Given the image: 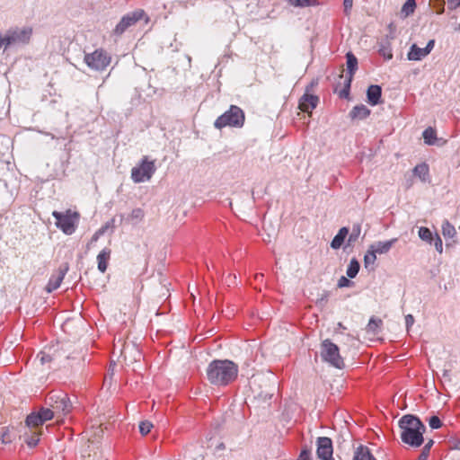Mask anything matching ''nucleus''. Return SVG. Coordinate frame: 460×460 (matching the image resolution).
<instances>
[{
	"label": "nucleus",
	"instance_id": "obj_40",
	"mask_svg": "<svg viewBox=\"0 0 460 460\" xmlns=\"http://www.w3.org/2000/svg\"><path fill=\"white\" fill-rule=\"evenodd\" d=\"M153 424L149 421H142L139 424V431L142 435H146L151 431Z\"/></svg>",
	"mask_w": 460,
	"mask_h": 460
},
{
	"label": "nucleus",
	"instance_id": "obj_8",
	"mask_svg": "<svg viewBox=\"0 0 460 460\" xmlns=\"http://www.w3.org/2000/svg\"><path fill=\"white\" fill-rule=\"evenodd\" d=\"M52 216L56 219V226L58 228L62 230L66 234H72L75 233L76 228V221L78 219V214L66 210V213L53 211Z\"/></svg>",
	"mask_w": 460,
	"mask_h": 460
},
{
	"label": "nucleus",
	"instance_id": "obj_15",
	"mask_svg": "<svg viewBox=\"0 0 460 460\" xmlns=\"http://www.w3.org/2000/svg\"><path fill=\"white\" fill-rule=\"evenodd\" d=\"M382 88L378 84H371L367 90V102L376 106L381 102Z\"/></svg>",
	"mask_w": 460,
	"mask_h": 460
},
{
	"label": "nucleus",
	"instance_id": "obj_31",
	"mask_svg": "<svg viewBox=\"0 0 460 460\" xmlns=\"http://www.w3.org/2000/svg\"><path fill=\"white\" fill-rule=\"evenodd\" d=\"M442 234L445 237L452 238L456 235V231L449 221L445 220L442 224Z\"/></svg>",
	"mask_w": 460,
	"mask_h": 460
},
{
	"label": "nucleus",
	"instance_id": "obj_35",
	"mask_svg": "<svg viewBox=\"0 0 460 460\" xmlns=\"http://www.w3.org/2000/svg\"><path fill=\"white\" fill-rule=\"evenodd\" d=\"M360 233H361L360 226L358 224L353 225L351 232L349 234L348 243L351 244V243H355L358 239Z\"/></svg>",
	"mask_w": 460,
	"mask_h": 460
},
{
	"label": "nucleus",
	"instance_id": "obj_24",
	"mask_svg": "<svg viewBox=\"0 0 460 460\" xmlns=\"http://www.w3.org/2000/svg\"><path fill=\"white\" fill-rule=\"evenodd\" d=\"M26 426L29 428H37L42 426L44 422L37 411L30 413L25 420Z\"/></svg>",
	"mask_w": 460,
	"mask_h": 460
},
{
	"label": "nucleus",
	"instance_id": "obj_44",
	"mask_svg": "<svg viewBox=\"0 0 460 460\" xmlns=\"http://www.w3.org/2000/svg\"><path fill=\"white\" fill-rule=\"evenodd\" d=\"M353 5V0H343L344 13L349 14Z\"/></svg>",
	"mask_w": 460,
	"mask_h": 460
},
{
	"label": "nucleus",
	"instance_id": "obj_16",
	"mask_svg": "<svg viewBox=\"0 0 460 460\" xmlns=\"http://www.w3.org/2000/svg\"><path fill=\"white\" fill-rule=\"evenodd\" d=\"M371 113V111L364 104L356 105L349 111L351 119H365Z\"/></svg>",
	"mask_w": 460,
	"mask_h": 460
},
{
	"label": "nucleus",
	"instance_id": "obj_52",
	"mask_svg": "<svg viewBox=\"0 0 460 460\" xmlns=\"http://www.w3.org/2000/svg\"><path fill=\"white\" fill-rule=\"evenodd\" d=\"M108 227H109V224H106L105 226H102L98 231H96V233L99 235H102L105 233V231L108 229Z\"/></svg>",
	"mask_w": 460,
	"mask_h": 460
},
{
	"label": "nucleus",
	"instance_id": "obj_41",
	"mask_svg": "<svg viewBox=\"0 0 460 460\" xmlns=\"http://www.w3.org/2000/svg\"><path fill=\"white\" fill-rule=\"evenodd\" d=\"M432 243L434 244L435 249L439 253H442V252H443V243H442V239L440 238V236L438 234H436L435 236L433 237Z\"/></svg>",
	"mask_w": 460,
	"mask_h": 460
},
{
	"label": "nucleus",
	"instance_id": "obj_21",
	"mask_svg": "<svg viewBox=\"0 0 460 460\" xmlns=\"http://www.w3.org/2000/svg\"><path fill=\"white\" fill-rule=\"evenodd\" d=\"M428 56L424 48H419L416 44H412L410 51L408 52L409 60H421L423 58Z\"/></svg>",
	"mask_w": 460,
	"mask_h": 460
},
{
	"label": "nucleus",
	"instance_id": "obj_22",
	"mask_svg": "<svg viewBox=\"0 0 460 460\" xmlns=\"http://www.w3.org/2000/svg\"><path fill=\"white\" fill-rule=\"evenodd\" d=\"M413 175L420 179L421 181H426L429 176V169L427 164L422 163L417 164L412 170Z\"/></svg>",
	"mask_w": 460,
	"mask_h": 460
},
{
	"label": "nucleus",
	"instance_id": "obj_57",
	"mask_svg": "<svg viewBox=\"0 0 460 460\" xmlns=\"http://www.w3.org/2000/svg\"><path fill=\"white\" fill-rule=\"evenodd\" d=\"M457 29H459V30H460V25H459V26H457Z\"/></svg>",
	"mask_w": 460,
	"mask_h": 460
},
{
	"label": "nucleus",
	"instance_id": "obj_14",
	"mask_svg": "<svg viewBox=\"0 0 460 460\" xmlns=\"http://www.w3.org/2000/svg\"><path fill=\"white\" fill-rule=\"evenodd\" d=\"M319 97L313 93H305L299 99V109L305 112H310L317 107Z\"/></svg>",
	"mask_w": 460,
	"mask_h": 460
},
{
	"label": "nucleus",
	"instance_id": "obj_25",
	"mask_svg": "<svg viewBox=\"0 0 460 460\" xmlns=\"http://www.w3.org/2000/svg\"><path fill=\"white\" fill-rule=\"evenodd\" d=\"M383 322L381 319L372 316L367 325L366 331L368 333L377 334L381 329Z\"/></svg>",
	"mask_w": 460,
	"mask_h": 460
},
{
	"label": "nucleus",
	"instance_id": "obj_39",
	"mask_svg": "<svg viewBox=\"0 0 460 460\" xmlns=\"http://www.w3.org/2000/svg\"><path fill=\"white\" fill-rule=\"evenodd\" d=\"M0 438L3 444H10L13 441L11 432L7 428L3 429Z\"/></svg>",
	"mask_w": 460,
	"mask_h": 460
},
{
	"label": "nucleus",
	"instance_id": "obj_6",
	"mask_svg": "<svg viewBox=\"0 0 460 460\" xmlns=\"http://www.w3.org/2000/svg\"><path fill=\"white\" fill-rule=\"evenodd\" d=\"M145 19L146 23L149 22V17L143 9H136L123 15L113 30V34L121 36L128 28L134 26L137 22Z\"/></svg>",
	"mask_w": 460,
	"mask_h": 460
},
{
	"label": "nucleus",
	"instance_id": "obj_38",
	"mask_svg": "<svg viewBox=\"0 0 460 460\" xmlns=\"http://www.w3.org/2000/svg\"><path fill=\"white\" fill-rule=\"evenodd\" d=\"M428 421H429V427L432 429H438L441 428V426H442V421L436 415H433V416L429 417Z\"/></svg>",
	"mask_w": 460,
	"mask_h": 460
},
{
	"label": "nucleus",
	"instance_id": "obj_12",
	"mask_svg": "<svg viewBox=\"0 0 460 460\" xmlns=\"http://www.w3.org/2000/svg\"><path fill=\"white\" fill-rule=\"evenodd\" d=\"M68 270H69L68 262H63L62 264L59 265L57 271H55L50 276L49 282L45 288V289L48 293H51L60 287Z\"/></svg>",
	"mask_w": 460,
	"mask_h": 460
},
{
	"label": "nucleus",
	"instance_id": "obj_29",
	"mask_svg": "<svg viewBox=\"0 0 460 460\" xmlns=\"http://www.w3.org/2000/svg\"><path fill=\"white\" fill-rule=\"evenodd\" d=\"M145 212L142 208H134L131 213L128 216L127 220L133 224H138L144 219Z\"/></svg>",
	"mask_w": 460,
	"mask_h": 460
},
{
	"label": "nucleus",
	"instance_id": "obj_2",
	"mask_svg": "<svg viewBox=\"0 0 460 460\" xmlns=\"http://www.w3.org/2000/svg\"><path fill=\"white\" fill-rule=\"evenodd\" d=\"M398 426L402 431L401 439L404 444L411 447H419L423 444V435L427 429L418 416L413 414L403 415L399 420Z\"/></svg>",
	"mask_w": 460,
	"mask_h": 460
},
{
	"label": "nucleus",
	"instance_id": "obj_26",
	"mask_svg": "<svg viewBox=\"0 0 460 460\" xmlns=\"http://www.w3.org/2000/svg\"><path fill=\"white\" fill-rule=\"evenodd\" d=\"M422 137L426 145L433 146L436 144L437 132L433 128L429 127L422 132Z\"/></svg>",
	"mask_w": 460,
	"mask_h": 460
},
{
	"label": "nucleus",
	"instance_id": "obj_55",
	"mask_svg": "<svg viewBox=\"0 0 460 460\" xmlns=\"http://www.w3.org/2000/svg\"><path fill=\"white\" fill-rule=\"evenodd\" d=\"M262 277H263V275H262V274L256 275V279H261V278H262Z\"/></svg>",
	"mask_w": 460,
	"mask_h": 460
},
{
	"label": "nucleus",
	"instance_id": "obj_56",
	"mask_svg": "<svg viewBox=\"0 0 460 460\" xmlns=\"http://www.w3.org/2000/svg\"><path fill=\"white\" fill-rule=\"evenodd\" d=\"M447 375V371H445L444 372V376H446Z\"/></svg>",
	"mask_w": 460,
	"mask_h": 460
},
{
	"label": "nucleus",
	"instance_id": "obj_5",
	"mask_svg": "<svg viewBox=\"0 0 460 460\" xmlns=\"http://www.w3.org/2000/svg\"><path fill=\"white\" fill-rule=\"evenodd\" d=\"M320 355L322 360L328 363L330 366L338 369L344 368L345 363L342 357L340 355V349L331 340L326 339L322 341Z\"/></svg>",
	"mask_w": 460,
	"mask_h": 460
},
{
	"label": "nucleus",
	"instance_id": "obj_27",
	"mask_svg": "<svg viewBox=\"0 0 460 460\" xmlns=\"http://www.w3.org/2000/svg\"><path fill=\"white\" fill-rule=\"evenodd\" d=\"M288 4L294 7L318 6V0H285Z\"/></svg>",
	"mask_w": 460,
	"mask_h": 460
},
{
	"label": "nucleus",
	"instance_id": "obj_10",
	"mask_svg": "<svg viewBox=\"0 0 460 460\" xmlns=\"http://www.w3.org/2000/svg\"><path fill=\"white\" fill-rule=\"evenodd\" d=\"M111 59V56L102 49L85 54L84 58L85 64L96 71H103L110 65Z\"/></svg>",
	"mask_w": 460,
	"mask_h": 460
},
{
	"label": "nucleus",
	"instance_id": "obj_54",
	"mask_svg": "<svg viewBox=\"0 0 460 460\" xmlns=\"http://www.w3.org/2000/svg\"><path fill=\"white\" fill-rule=\"evenodd\" d=\"M99 237H100V235L95 232L92 237V242L97 241Z\"/></svg>",
	"mask_w": 460,
	"mask_h": 460
},
{
	"label": "nucleus",
	"instance_id": "obj_17",
	"mask_svg": "<svg viewBox=\"0 0 460 460\" xmlns=\"http://www.w3.org/2000/svg\"><path fill=\"white\" fill-rule=\"evenodd\" d=\"M397 238H393L385 242H376L371 244L370 248L374 250L376 253L384 254L388 252L393 245L397 242Z\"/></svg>",
	"mask_w": 460,
	"mask_h": 460
},
{
	"label": "nucleus",
	"instance_id": "obj_20",
	"mask_svg": "<svg viewBox=\"0 0 460 460\" xmlns=\"http://www.w3.org/2000/svg\"><path fill=\"white\" fill-rule=\"evenodd\" d=\"M349 234V228L348 227H341L337 234L333 237V239L331 242V247L332 249H339L342 243H344L346 237Z\"/></svg>",
	"mask_w": 460,
	"mask_h": 460
},
{
	"label": "nucleus",
	"instance_id": "obj_51",
	"mask_svg": "<svg viewBox=\"0 0 460 460\" xmlns=\"http://www.w3.org/2000/svg\"><path fill=\"white\" fill-rule=\"evenodd\" d=\"M429 456V453L421 450V452L418 457V460H428Z\"/></svg>",
	"mask_w": 460,
	"mask_h": 460
},
{
	"label": "nucleus",
	"instance_id": "obj_37",
	"mask_svg": "<svg viewBox=\"0 0 460 460\" xmlns=\"http://www.w3.org/2000/svg\"><path fill=\"white\" fill-rule=\"evenodd\" d=\"M39 436H40L39 433H33L30 436H27V438H25V442L28 445V447H36L40 441Z\"/></svg>",
	"mask_w": 460,
	"mask_h": 460
},
{
	"label": "nucleus",
	"instance_id": "obj_42",
	"mask_svg": "<svg viewBox=\"0 0 460 460\" xmlns=\"http://www.w3.org/2000/svg\"><path fill=\"white\" fill-rule=\"evenodd\" d=\"M352 285H353V282L344 276H341L339 279L338 284H337L338 288H340L351 287Z\"/></svg>",
	"mask_w": 460,
	"mask_h": 460
},
{
	"label": "nucleus",
	"instance_id": "obj_32",
	"mask_svg": "<svg viewBox=\"0 0 460 460\" xmlns=\"http://www.w3.org/2000/svg\"><path fill=\"white\" fill-rule=\"evenodd\" d=\"M418 234H419V237L422 241H425L430 244L432 243L434 236H433L432 232L428 227H425V226L420 227Z\"/></svg>",
	"mask_w": 460,
	"mask_h": 460
},
{
	"label": "nucleus",
	"instance_id": "obj_50",
	"mask_svg": "<svg viewBox=\"0 0 460 460\" xmlns=\"http://www.w3.org/2000/svg\"><path fill=\"white\" fill-rule=\"evenodd\" d=\"M433 445H434V440L433 439H429V441L423 447L422 450L425 451V452L429 453Z\"/></svg>",
	"mask_w": 460,
	"mask_h": 460
},
{
	"label": "nucleus",
	"instance_id": "obj_53",
	"mask_svg": "<svg viewBox=\"0 0 460 460\" xmlns=\"http://www.w3.org/2000/svg\"><path fill=\"white\" fill-rule=\"evenodd\" d=\"M2 47L5 48V34L4 36L0 34V49Z\"/></svg>",
	"mask_w": 460,
	"mask_h": 460
},
{
	"label": "nucleus",
	"instance_id": "obj_7",
	"mask_svg": "<svg viewBox=\"0 0 460 460\" xmlns=\"http://www.w3.org/2000/svg\"><path fill=\"white\" fill-rule=\"evenodd\" d=\"M156 171L155 161H149L144 156L138 165L131 170V179L136 183L149 181Z\"/></svg>",
	"mask_w": 460,
	"mask_h": 460
},
{
	"label": "nucleus",
	"instance_id": "obj_43",
	"mask_svg": "<svg viewBox=\"0 0 460 460\" xmlns=\"http://www.w3.org/2000/svg\"><path fill=\"white\" fill-rule=\"evenodd\" d=\"M297 460H311V451L308 448H303Z\"/></svg>",
	"mask_w": 460,
	"mask_h": 460
},
{
	"label": "nucleus",
	"instance_id": "obj_18",
	"mask_svg": "<svg viewBox=\"0 0 460 460\" xmlns=\"http://www.w3.org/2000/svg\"><path fill=\"white\" fill-rule=\"evenodd\" d=\"M111 251L109 248L102 249L97 255L98 270L104 273L108 268V262L111 259Z\"/></svg>",
	"mask_w": 460,
	"mask_h": 460
},
{
	"label": "nucleus",
	"instance_id": "obj_36",
	"mask_svg": "<svg viewBox=\"0 0 460 460\" xmlns=\"http://www.w3.org/2000/svg\"><path fill=\"white\" fill-rule=\"evenodd\" d=\"M376 260V253L373 249H369L364 256V264L367 269L370 264H374Z\"/></svg>",
	"mask_w": 460,
	"mask_h": 460
},
{
	"label": "nucleus",
	"instance_id": "obj_33",
	"mask_svg": "<svg viewBox=\"0 0 460 460\" xmlns=\"http://www.w3.org/2000/svg\"><path fill=\"white\" fill-rule=\"evenodd\" d=\"M416 7L415 0H406V2L403 4L402 7V13L404 14V16H409L414 13Z\"/></svg>",
	"mask_w": 460,
	"mask_h": 460
},
{
	"label": "nucleus",
	"instance_id": "obj_48",
	"mask_svg": "<svg viewBox=\"0 0 460 460\" xmlns=\"http://www.w3.org/2000/svg\"><path fill=\"white\" fill-rule=\"evenodd\" d=\"M379 52H380V54H382V55L385 57V58H386V59H391V58H393V54L391 53V51H390V50H387V49H385V48H384V49H381L379 50Z\"/></svg>",
	"mask_w": 460,
	"mask_h": 460
},
{
	"label": "nucleus",
	"instance_id": "obj_45",
	"mask_svg": "<svg viewBox=\"0 0 460 460\" xmlns=\"http://www.w3.org/2000/svg\"><path fill=\"white\" fill-rule=\"evenodd\" d=\"M414 321H415V320H414V317H413V315H412V314H407V315L405 316V324H406V328H407V330H409V329H410V327H411V326L413 325Z\"/></svg>",
	"mask_w": 460,
	"mask_h": 460
},
{
	"label": "nucleus",
	"instance_id": "obj_34",
	"mask_svg": "<svg viewBox=\"0 0 460 460\" xmlns=\"http://www.w3.org/2000/svg\"><path fill=\"white\" fill-rule=\"evenodd\" d=\"M129 350H134L135 351V353H136V356H134V359L135 360H137V359L140 358L141 353L137 349V348H136L134 344H128V343H126L123 346V349H121V356H123L125 358V359L127 358V356H128V353Z\"/></svg>",
	"mask_w": 460,
	"mask_h": 460
},
{
	"label": "nucleus",
	"instance_id": "obj_9",
	"mask_svg": "<svg viewBox=\"0 0 460 460\" xmlns=\"http://www.w3.org/2000/svg\"><path fill=\"white\" fill-rule=\"evenodd\" d=\"M31 34L32 30L30 27L10 28L5 32V49L14 45L29 43Z\"/></svg>",
	"mask_w": 460,
	"mask_h": 460
},
{
	"label": "nucleus",
	"instance_id": "obj_46",
	"mask_svg": "<svg viewBox=\"0 0 460 460\" xmlns=\"http://www.w3.org/2000/svg\"><path fill=\"white\" fill-rule=\"evenodd\" d=\"M448 8L455 10L460 6V0H447Z\"/></svg>",
	"mask_w": 460,
	"mask_h": 460
},
{
	"label": "nucleus",
	"instance_id": "obj_4",
	"mask_svg": "<svg viewBox=\"0 0 460 460\" xmlns=\"http://www.w3.org/2000/svg\"><path fill=\"white\" fill-rule=\"evenodd\" d=\"M245 121L243 111L236 106L231 105L229 110L220 115L214 122V127L222 129L226 127L243 128Z\"/></svg>",
	"mask_w": 460,
	"mask_h": 460
},
{
	"label": "nucleus",
	"instance_id": "obj_28",
	"mask_svg": "<svg viewBox=\"0 0 460 460\" xmlns=\"http://www.w3.org/2000/svg\"><path fill=\"white\" fill-rule=\"evenodd\" d=\"M360 269V264L356 258H352L348 265L346 274L348 278L354 279Z\"/></svg>",
	"mask_w": 460,
	"mask_h": 460
},
{
	"label": "nucleus",
	"instance_id": "obj_1",
	"mask_svg": "<svg viewBox=\"0 0 460 460\" xmlns=\"http://www.w3.org/2000/svg\"><path fill=\"white\" fill-rule=\"evenodd\" d=\"M239 367L229 359H214L207 367V378L216 386H226L238 376Z\"/></svg>",
	"mask_w": 460,
	"mask_h": 460
},
{
	"label": "nucleus",
	"instance_id": "obj_13",
	"mask_svg": "<svg viewBox=\"0 0 460 460\" xmlns=\"http://www.w3.org/2000/svg\"><path fill=\"white\" fill-rule=\"evenodd\" d=\"M333 447L330 438L320 437L317 438L316 455L322 460H332Z\"/></svg>",
	"mask_w": 460,
	"mask_h": 460
},
{
	"label": "nucleus",
	"instance_id": "obj_23",
	"mask_svg": "<svg viewBox=\"0 0 460 460\" xmlns=\"http://www.w3.org/2000/svg\"><path fill=\"white\" fill-rule=\"evenodd\" d=\"M52 349L49 348L48 350H42L37 355V358L40 359L42 365L50 363L58 359V355L55 352H51Z\"/></svg>",
	"mask_w": 460,
	"mask_h": 460
},
{
	"label": "nucleus",
	"instance_id": "obj_49",
	"mask_svg": "<svg viewBox=\"0 0 460 460\" xmlns=\"http://www.w3.org/2000/svg\"><path fill=\"white\" fill-rule=\"evenodd\" d=\"M317 80H313L305 88V93H311L314 91V87L317 85Z\"/></svg>",
	"mask_w": 460,
	"mask_h": 460
},
{
	"label": "nucleus",
	"instance_id": "obj_3",
	"mask_svg": "<svg viewBox=\"0 0 460 460\" xmlns=\"http://www.w3.org/2000/svg\"><path fill=\"white\" fill-rule=\"evenodd\" d=\"M47 406L55 411L57 417L66 416L73 410V403L68 396L63 391H53L49 394L45 401Z\"/></svg>",
	"mask_w": 460,
	"mask_h": 460
},
{
	"label": "nucleus",
	"instance_id": "obj_47",
	"mask_svg": "<svg viewBox=\"0 0 460 460\" xmlns=\"http://www.w3.org/2000/svg\"><path fill=\"white\" fill-rule=\"evenodd\" d=\"M434 46H435V40H430L428 41L426 47L424 48L425 50H426V53L428 55L431 52V50L433 49Z\"/></svg>",
	"mask_w": 460,
	"mask_h": 460
},
{
	"label": "nucleus",
	"instance_id": "obj_30",
	"mask_svg": "<svg viewBox=\"0 0 460 460\" xmlns=\"http://www.w3.org/2000/svg\"><path fill=\"white\" fill-rule=\"evenodd\" d=\"M40 418L42 419V421L45 423L48 420H52L55 415V411L51 410L49 406L47 407H40L38 411H36Z\"/></svg>",
	"mask_w": 460,
	"mask_h": 460
},
{
	"label": "nucleus",
	"instance_id": "obj_19",
	"mask_svg": "<svg viewBox=\"0 0 460 460\" xmlns=\"http://www.w3.org/2000/svg\"><path fill=\"white\" fill-rule=\"evenodd\" d=\"M352 460H376V458L367 446L359 445L354 451Z\"/></svg>",
	"mask_w": 460,
	"mask_h": 460
},
{
	"label": "nucleus",
	"instance_id": "obj_11",
	"mask_svg": "<svg viewBox=\"0 0 460 460\" xmlns=\"http://www.w3.org/2000/svg\"><path fill=\"white\" fill-rule=\"evenodd\" d=\"M347 75L343 81V88L339 92V97L347 99L349 95L350 85L354 74L358 70V58L352 52L346 54Z\"/></svg>",
	"mask_w": 460,
	"mask_h": 460
}]
</instances>
